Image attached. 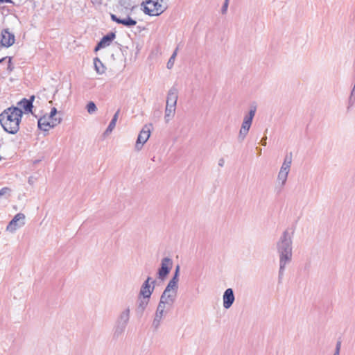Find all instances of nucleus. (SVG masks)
Here are the masks:
<instances>
[{"label": "nucleus", "instance_id": "1", "mask_svg": "<svg viewBox=\"0 0 355 355\" xmlns=\"http://www.w3.org/2000/svg\"><path fill=\"white\" fill-rule=\"evenodd\" d=\"M295 230L286 228L283 231L276 243L277 253L279 259V278L284 275L286 267L293 258V239Z\"/></svg>", "mask_w": 355, "mask_h": 355}, {"label": "nucleus", "instance_id": "2", "mask_svg": "<svg viewBox=\"0 0 355 355\" xmlns=\"http://www.w3.org/2000/svg\"><path fill=\"white\" fill-rule=\"evenodd\" d=\"M23 112L17 107H10L0 114V123L3 130L10 134H16L19 129Z\"/></svg>", "mask_w": 355, "mask_h": 355}, {"label": "nucleus", "instance_id": "3", "mask_svg": "<svg viewBox=\"0 0 355 355\" xmlns=\"http://www.w3.org/2000/svg\"><path fill=\"white\" fill-rule=\"evenodd\" d=\"M130 319V308L127 306L121 310L115 320L113 327V338L118 339L121 337L129 324Z\"/></svg>", "mask_w": 355, "mask_h": 355}, {"label": "nucleus", "instance_id": "4", "mask_svg": "<svg viewBox=\"0 0 355 355\" xmlns=\"http://www.w3.org/2000/svg\"><path fill=\"white\" fill-rule=\"evenodd\" d=\"M178 98V90L175 87H172L168 92L165 108L164 119L168 122L174 116Z\"/></svg>", "mask_w": 355, "mask_h": 355}, {"label": "nucleus", "instance_id": "5", "mask_svg": "<svg viewBox=\"0 0 355 355\" xmlns=\"http://www.w3.org/2000/svg\"><path fill=\"white\" fill-rule=\"evenodd\" d=\"M143 11L150 16H158L163 13V6H160L155 0H146L142 2Z\"/></svg>", "mask_w": 355, "mask_h": 355}, {"label": "nucleus", "instance_id": "6", "mask_svg": "<svg viewBox=\"0 0 355 355\" xmlns=\"http://www.w3.org/2000/svg\"><path fill=\"white\" fill-rule=\"evenodd\" d=\"M62 118L51 119L49 116H44L38 120V127L43 131H49V129L55 127L61 123Z\"/></svg>", "mask_w": 355, "mask_h": 355}, {"label": "nucleus", "instance_id": "7", "mask_svg": "<svg viewBox=\"0 0 355 355\" xmlns=\"http://www.w3.org/2000/svg\"><path fill=\"white\" fill-rule=\"evenodd\" d=\"M173 266V261L168 257H164L162 259L160 268L157 271V278L164 281L169 274Z\"/></svg>", "mask_w": 355, "mask_h": 355}, {"label": "nucleus", "instance_id": "8", "mask_svg": "<svg viewBox=\"0 0 355 355\" xmlns=\"http://www.w3.org/2000/svg\"><path fill=\"white\" fill-rule=\"evenodd\" d=\"M170 310L171 309L169 308L166 307L159 303L158 304L152 323L153 327L155 329H157L159 327L162 320Z\"/></svg>", "mask_w": 355, "mask_h": 355}, {"label": "nucleus", "instance_id": "9", "mask_svg": "<svg viewBox=\"0 0 355 355\" xmlns=\"http://www.w3.org/2000/svg\"><path fill=\"white\" fill-rule=\"evenodd\" d=\"M25 224V215L22 213L17 214L14 218L9 222L6 230L14 232L17 229L21 227Z\"/></svg>", "mask_w": 355, "mask_h": 355}, {"label": "nucleus", "instance_id": "10", "mask_svg": "<svg viewBox=\"0 0 355 355\" xmlns=\"http://www.w3.org/2000/svg\"><path fill=\"white\" fill-rule=\"evenodd\" d=\"M155 282L151 277H148L146 281L141 285L139 295H141L144 299H150L153 291L154 284Z\"/></svg>", "mask_w": 355, "mask_h": 355}, {"label": "nucleus", "instance_id": "11", "mask_svg": "<svg viewBox=\"0 0 355 355\" xmlns=\"http://www.w3.org/2000/svg\"><path fill=\"white\" fill-rule=\"evenodd\" d=\"M150 135V128L148 125H144L143 129L139 132L135 148L137 150H140L144 144L148 141Z\"/></svg>", "mask_w": 355, "mask_h": 355}, {"label": "nucleus", "instance_id": "12", "mask_svg": "<svg viewBox=\"0 0 355 355\" xmlns=\"http://www.w3.org/2000/svg\"><path fill=\"white\" fill-rule=\"evenodd\" d=\"M256 111L257 107L255 105H251L248 113L243 117L241 128H246V130H250L252 123L253 118L255 116Z\"/></svg>", "mask_w": 355, "mask_h": 355}, {"label": "nucleus", "instance_id": "13", "mask_svg": "<svg viewBox=\"0 0 355 355\" xmlns=\"http://www.w3.org/2000/svg\"><path fill=\"white\" fill-rule=\"evenodd\" d=\"M235 296L232 288H227L223 295V305L225 309H230L234 304Z\"/></svg>", "mask_w": 355, "mask_h": 355}, {"label": "nucleus", "instance_id": "14", "mask_svg": "<svg viewBox=\"0 0 355 355\" xmlns=\"http://www.w3.org/2000/svg\"><path fill=\"white\" fill-rule=\"evenodd\" d=\"M15 42V35L8 31V29H4L1 31V38L0 44L5 47L12 46Z\"/></svg>", "mask_w": 355, "mask_h": 355}, {"label": "nucleus", "instance_id": "15", "mask_svg": "<svg viewBox=\"0 0 355 355\" xmlns=\"http://www.w3.org/2000/svg\"><path fill=\"white\" fill-rule=\"evenodd\" d=\"M116 34L114 32H110L106 35L103 36L101 41L98 43L95 47V51H98L101 49L105 48L110 45L112 42L115 39Z\"/></svg>", "mask_w": 355, "mask_h": 355}, {"label": "nucleus", "instance_id": "16", "mask_svg": "<svg viewBox=\"0 0 355 355\" xmlns=\"http://www.w3.org/2000/svg\"><path fill=\"white\" fill-rule=\"evenodd\" d=\"M290 171L289 169L280 168L277 177V184L280 189L284 188L286 185Z\"/></svg>", "mask_w": 355, "mask_h": 355}, {"label": "nucleus", "instance_id": "17", "mask_svg": "<svg viewBox=\"0 0 355 355\" xmlns=\"http://www.w3.org/2000/svg\"><path fill=\"white\" fill-rule=\"evenodd\" d=\"M112 19L117 24H123L127 27H132L137 24V21L128 17L125 19H121L117 17L115 15H111Z\"/></svg>", "mask_w": 355, "mask_h": 355}, {"label": "nucleus", "instance_id": "18", "mask_svg": "<svg viewBox=\"0 0 355 355\" xmlns=\"http://www.w3.org/2000/svg\"><path fill=\"white\" fill-rule=\"evenodd\" d=\"M34 99V96H32L30 99L23 98L18 103V105L22 107L25 112H32L33 102Z\"/></svg>", "mask_w": 355, "mask_h": 355}, {"label": "nucleus", "instance_id": "19", "mask_svg": "<svg viewBox=\"0 0 355 355\" xmlns=\"http://www.w3.org/2000/svg\"><path fill=\"white\" fill-rule=\"evenodd\" d=\"M175 300L176 299L171 297H171H168L166 295L164 296V295L162 294L160 296V300H159V303L162 304L163 306H165L166 307H168L170 309H171L175 302Z\"/></svg>", "mask_w": 355, "mask_h": 355}, {"label": "nucleus", "instance_id": "20", "mask_svg": "<svg viewBox=\"0 0 355 355\" xmlns=\"http://www.w3.org/2000/svg\"><path fill=\"white\" fill-rule=\"evenodd\" d=\"M119 113H120V110H118L115 112L111 121L110 122L108 127L107 128V129L105 130V131L104 132L105 135H108V134L111 133L112 132V130L114 129V128L116 126V121L119 118Z\"/></svg>", "mask_w": 355, "mask_h": 355}, {"label": "nucleus", "instance_id": "21", "mask_svg": "<svg viewBox=\"0 0 355 355\" xmlns=\"http://www.w3.org/2000/svg\"><path fill=\"white\" fill-rule=\"evenodd\" d=\"M94 64L95 70L97 72V73L103 74L105 73V67L104 66V64L102 63L99 58H95L94 59Z\"/></svg>", "mask_w": 355, "mask_h": 355}, {"label": "nucleus", "instance_id": "22", "mask_svg": "<svg viewBox=\"0 0 355 355\" xmlns=\"http://www.w3.org/2000/svg\"><path fill=\"white\" fill-rule=\"evenodd\" d=\"M178 282H179V279H176V277H172L165 288L178 291Z\"/></svg>", "mask_w": 355, "mask_h": 355}, {"label": "nucleus", "instance_id": "23", "mask_svg": "<svg viewBox=\"0 0 355 355\" xmlns=\"http://www.w3.org/2000/svg\"><path fill=\"white\" fill-rule=\"evenodd\" d=\"M291 164H292V154L290 153L289 155H286L285 156L281 168H284L291 170Z\"/></svg>", "mask_w": 355, "mask_h": 355}, {"label": "nucleus", "instance_id": "24", "mask_svg": "<svg viewBox=\"0 0 355 355\" xmlns=\"http://www.w3.org/2000/svg\"><path fill=\"white\" fill-rule=\"evenodd\" d=\"M149 299H144L143 297V300H141L138 304L137 306V310L138 311H140L141 313H143L144 311L146 309V306H148Z\"/></svg>", "mask_w": 355, "mask_h": 355}, {"label": "nucleus", "instance_id": "25", "mask_svg": "<svg viewBox=\"0 0 355 355\" xmlns=\"http://www.w3.org/2000/svg\"><path fill=\"white\" fill-rule=\"evenodd\" d=\"M178 50V48H176L167 62L166 67L169 69H171L174 65V62H175V59L177 56Z\"/></svg>", "mask_w": 355, "mask_h": 355}, {"label": "nucleus", "instance_id": "26", "mask_svg": "<svg viewBox=\"0 0 355 355\" xmlns=\"http://www.w3.org/2000/svg\"><path fill=\"white\" fill-rule=\"evenodd\" d=\"M249 130H246V128H240L239 135H238V140L239 141H243L245 139L246 136L248 134Z\"/></svg>", "mask_w": 355, "mask_h": 355}, {"label": "nucleus", "instance_id": "27", "mask_svg": "<svg viewBox=\"0 0 355 355\" xmlns=\"http://www.w3.org/2000/svg\"><path fill=\"white\" fill-rule=\"evenodd\" d=\"M87 110L90 114L95 113L97 110L95 103L92 101L89 102L87 105Z\"/></svg>", "mask_w": 355, "mask_h": 355}, {"label": "nucleus", "instance_id": "28", "mask_svg": "<svg viewBox=\"0 0 355 355\" xmlns=\"http://www.w3.org/2000/svg\"><path fill=\"white\" fill-rule=\"evenodd\" d=\"M178 291L168 290V288H165L164 292L162 293L164 296H168L176 299Z\"/></svg>", "mask_w": 355, "mask_h": 355}, {"label": "nucleus", "instance_id": "29", "mask_svg": "<svg viewBox=\"0 0 355 355\" xmlns=\"http://www.w3.org/2000/svg\"><path fill=\"white\" fill-rule=\"evenodd\" d=\"M119 3L125 9H132L134 8L130 0H120Z\"/></svg>", "mask_w": 355, "mask_h": 355}, {"label": "nucleus", "instance_id": "30", "mask_svg": "<svg viewBox=\"0 0 355 355\" xmlns=\"http://www.w3.org/2000/svg\"><path fill=\"white\" fill-rule=\"evenodd\" d=\"M157 1V3L160 5V6H163V12H164L168 8V0H155Z\"/></svg>", "mask_w": 355, "mask_h": 355}, {"label": "nucleus", "instance_id": "31", "mask_svg": "<svg viewBox=\"0 0 355 355\" xmlns=\"http://www.w3.org/2000/svg\"><path fill=\"white\" fill-rule=\"evenodd\" d=\"M58 113V111H57V109L55 107H53L51 110V112H50V114L49 115V116L51 119H55V118H58L57 116H55V115L57 114Z\"/></svg>", "mask_w": 355, "mask_h": 355}, {"label": "nucleus", "instance_id": "32", "mask_svg": "<svg viewBox=\"0 0 355 355\" xmlns=\"http://www.w3.org/2000/svg\"><path fill=\"white\" fill-rule=\"evenodd\" d=\"M228 3H229V0H225L222 6V8H221L222 14L226 13L227 10V8H228Z\"/></svg>", "mask_w": 355, "mask_h": 355}, {"label": "nucleus", "instance_id": "33", "mask_svg": "<svg viewBox=\"0 0 355 355\" xmlns=\"http://www.w3.org/2000/svg\"><path fill=\"white\" fill-rule=\"evenodd\" d=\"M340 346H341V343L340 341L337 342L336 346V350H335L334 355H339L340 354Z\"/></svg>", "mask_w": 355, "mask_h": 355}, {"label": "nucleus", "instance_id": "34", "mask_svg": "<svg viewBox=\"0 0 355 355\" xmlns=\"http://www.w3.org/2000/svg\"><path fill=\"white\" fill-rule=\"evenodd\" d=\"M180 270V267L179 265H178L175 268L174 275L173 277H176V279H179Z\"/></svg>", "mask_w": 355, "mask_h": 355}, {"label": "nucleus", "instance_id": "35", "mask_svg": "<svg viewBox=\"0 0 355 355\" xmlns=\"http://www.w3.org/2000/svg\"><path fill=\"white\" fill-rule=\"evenodd\" d=\"M11 60H12V58L10 57H8V70L9 71H12L13 69V67L12 66Z\"/></svg>", "mask_w": 355, "mask_h": 355}, {"label": "nucleus", "instance_id": "36", "mask_svg": "<svg viewBox=\"0 0 355 355\" xmlns=\"http://www.w3.org/2000/svg\"><path fill=\"white\" fill-rule=\"evenodd\" d=\"M266 140H267V137H263L261 140V144L263 145V146H266Z\"/></svg>", "mask_w": 355, "mask_h": 355}, {"label": "nucleus", "instance_id": "37", "mask_svg": "<svg viewBox=\"0 0 355 355\" xmlns=\"http://www.w3.org/2000/svg\"><path fill=\"white\" fill-rule=\"evenodd\" d=\"M92 3L95 5L101 4V0H91Z\"/></svg>", "mask_w": 355, "mask_h": 355}, {"label": "nucleus", "instance_id": "38", "mask_svg": "<svg viewBox=\"0 0 355 355\" xmlns=\"http://www.w3.org/2000/svg\"><path fill=\"white\" fill-rule=\"evenodd\" d=\"M224 163H225V161L223 159H220L219 161H218V165L220 166H223L224 165Z\"/></svg>", "mask_w": 355, "mask_h": 355}, {"label": "nucleus", "instance_id": "39", "mask_svg": "<svg viewBox=\"0 0 355 355\" xmlns=\"http://www.w3.org/2000/svg\"><path fill=\"white\" fill-rule=\"evenodd\" d=\"M0 3H12V0H0Z\"/></svg>", "mask_w": 355, "mask_h": 355}, {"label": "nucleus", "instance_id": "40", "mask_svg": "<svg viewBox=\"0 0 355 355\" xmlns=\"http://www.w3.org/2000/svg\"><path fill=\"white\" fill-rule=\"evenodd\" d=\"M8 58L7 57H5V58H1L0 59V63L3 62L5 60H6Z\"/></svg>", "mask_w": 355, "mask_h": 355}, {"label": "nucleus", "instance_id": "41", "mask_svg": "<svg viewBox=\"0 0 355 355\" xmlns=\"http://www.w3.org/2000/svg\"><path fill=\"white\" fill-rule=\"evenodd\" d=\"M40 160H35V161L33 162V164H36L39 163V162H40Z\"/></svg>", "mask_w": 355, "mask_h": 355}, {"label": "nucleus", "instance_id": "42", "mask_svg": "<svg viewBox=\"0 0 355 355\" xmlns=\"http://www.w3.org/2000/svg\"><path fill=\"white\" fill-rule=\"evenodd\" d=\"M259 154L261 155V149L259 150Z\"/></svg>", "mask_w": 355, "mask_h": 355}, {"label": "nucleus", "instance_id": "43", "mask_svg": "<svg viewBox=\"0 0 355 355\" xmlns=\"http://www.w3.org/2000/svg\"><path fill=\"white\" fill-rule=\"evenodd\" d=\"M1 159V157L0 156V160Z\"/></svg>", "mask_w": 355, "mask_h": 355}]
</instances>
